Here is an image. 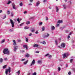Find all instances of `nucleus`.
I'll return each instance as SVG.
<instances>
[{
	"label": "nucleus",
	"mask_w": 75,
	"mask_h": 75,
	"mask_svg": "<svg viewBox=\"0 0 75 75\" xmlns=\"http://www.w3.org/2000/svg\"><path fill=\"white\" fill-rule=\"evenodd\" d=\"M3 52L4 54H7L9 55L10 54V52L8 51V49L7 48L5 49L3 51Z\"/></svg>",
	"instance_id": "obj_1"
},
{
	"label": "nucleus",
	"mask_w": 75,
	"mask_h": 75,
	"mask_svg": "<svg viewBox=\"0 0 75 75\" xmlns=\"http://www.w3.org/2000/svg\"><path fill=\"white\" fill-rule=\"evenodd\" d=\"M10 23H11V25H12V27L13 28L14 27V21H13L12 20V19H10Z\"/></svg>",
	"instance_id": "obj_2"
},
{
	"label": "nucleus",
	"mask_w": 75,
	"mask_h": 75,
	"mask_svg": "<svg viewBox=\"0 0 75 75\" xmlns=\"http://www.w3.org/2000/svg\"><path fill=\"white\" fill-rule=\"evenodd\" d=\"M13 50L14 51H15V52H16V51H17V49H18V46H14L13 47Z\"/></svg>",
	"instance_id": "obj_3"
},
{
	"label": "nucleus",
	"mask_w": 75,
	"mask_h": 75,
	"mask_svg": "<svg viewBox=\"0 0 75 75\" xmlns=\"http://www.w3.org/2000/svg\"><path fill=\"white\" fill-rule=\"evenodd\" d=\"M35 59H33V61L30 65V66H32L33 65H34V64H35Z\"/></svg>",
	"instance_id": "obj_4"
},
{
	"label": "nucleus",
	"mask_w": 75,
	"mask_h": 75,
	"mask_svg": "<svg viewBox=\"0 0 75 75\" xmlns=\"http://www.w3.org/2000/svg\"><path fill=\"white\" fill-rule=\"evenodd\" d=\"M61 47L62 48H65V44L64 43H62Z\"/></svg>",
	"instance_id": "obj_5"
},
{
	"label": "nucleus",
	"mask_w": 75,
	"mask_h": 75,
	"mask_svg": "<svg viewBox=\"0 0 75 75\" xmlns=\"http://www.w3.org/2000/svg\"><path fill=\"white\" fill-rule=\"evenodd\" d=\"M45 57H47L48 56V58H51L52 57V56L50 55L49 54H47L45 55Z\"/></svg>",
	"instance_id": "obj_6"
},
{
	"label": "nucleus",
	"mask_w": 75,
	"mask_h": 75,
	"mask_svg": "<svg viewBox=\"0 0 75 75\" xmlns=\"http://www.w3.org/2000/svg\"><path fill=\"white\" fill-rule=\"evenodd\" d=\"M13 45L15 46H16V45H17V43H16V40H13Z\"/></svg>",
	"instance_id": "obj_7"
},
{
	"label": "nucleus",
	"mask_w": 75,
	"mask_h": 75,
	"mask_svg": "<svg viewBox=\"0 0 75 75\" xmlns=\"http://www.w3.org/2000/svg\"><path fill=\"white\" fill-rule=\"evenodd\" d=\"M1 18L2 19H4L6 18V15H4L2 16Z\"/></svg>",
	"instance_id": "obj_8"
},
{
	"label": "nucleus",
	"mask_w": 75,
	"mask_h": 75,
	"mask_svg": "<svg viewBox=\"0 0 75 75\" xmlns=\"http://www.w3.org/2000/svg\"><path fill=\"white\" fill-rule=\"evenodd\" d=\"M40 1H38V2H36V6H39V5H40Z\"/></svg>",
	"instance_id": "obj_9"
},
{
	"label": "nucleus",
	"mask_w": 75,
	"mask_h": 75,
	"mask_svg": "<svg viewBox=\"0 0 75 75\" xmlns=\"http://www.w3.org/2000/svg\"><path fill=\"white\" fill-rule=\"evenodd\" d=\"M12 6H13V9H14L15 10L16 9V8L15 7V4H12Z\"/></svg>",
	"instance_id": "obj_10"
},
{
	"label": "nucleus",
	"mask_w": 75,
	"mask_h": 75,
	"mask_svg": "<svg viewBox=\"0 0 75 75\" xmlns=\"http://www.w3.org/2000/svg\"><path fill=\"white\" fill-rule=\"evenodd\" d=\"M51 30L52 31L55 30V27H54V26H51Z\"/></svg>",
	"instance_id": "obj_11"
},
{
	"label": "nucleus",
	"mask_w": 75,
	"mask_h": 75,
	"mask_svg": "<svg viewBox=\"0 0 75 75\" xmlns=\"http://www.w3.org/2000/svg\"><path fill=\"white\" fill-rule=\"evenodd\" d=\"M5 40H5V39L2 40H1V41L0 42L1 44H3V43H4V42H5Z\"/></svg>",
	"instance_id": "obj_12"
},
{
	"label": "nucleus",
	"mask_w": 75,
	"mask_h": 75,
	"mask_svg": "<svg viewBox=\"0 0 75 75\" xmlns=\"http://www.w3.org/2000/svg\"><path fill=\"white\" fill-rule=\"evenodd\" d=\"M23 47L24 48H25L26 50H28V47H27V45H23Z\"/></svg>",
	"instance_id": "obj_13"
},
{
	"label": "nucleus",
	"mask_w": 75,
	"mask_h": 75,
	"mask_svg": "<svg viewBox=\"0 0 75 75\" xmlns=\"http://www.w3.org/2000/svg\"><path fill=\"white\" fill-rule=\"evenodd\" d=\"M28 60H27L26 61L23 62V64H24V65H26V64H27L28 63Z\"/></svg>",
	"instance_id": "obj_14"
},
{
	"label": "nucleus",
	"mask_w": 75,
	"mask_h": 75,
	"mask_svg": "<svg viewBox=\"0 0 75 75\" xmlns=\"http://www.w3.org/2000/svg\"><path fill=\"white\" fill-rule=\"evenodd\" d=\"M26 24L28 25V24H30V21H26Z\"/></svg>",
	"instance_id": "obj_15"
},
{
	"label": "nucleus",
	"mask_w": 75,
	"mask_h": 75,
	"mask_svg": "<svg viewBox=\"0 0 75 75\" xmlns=\"http://www.w3.org/2000/svg\"><path fill=\"white\" fill-rule=\"evenodd\" d=\"M62 22H63V21H62V20H59L57 23H59V24H61V23H62Z\"/></svg>",
	"instance_id": "obj_16"
},
{
	"label": "nucleus",
	"mask_w": 75,
	"mask_h": 75,
	"mask_svg": "<svg viewBox=\"0 0 75 75\" xmlns=\"http://www.w3.org/2000/svg\"><path fill=\"white\" fill-rule=\"evenodd\" d=\"M33 46L34 47H38V45L37 44H35Z\"/></svg>",
	"instance_id": "obj_17"
},
{
	"label": "nucleus",
	"mask_w": 75,
	"mask_h": 75,
	"mask_svg": "<svg viewBox=\"0 0 75 75\" xmlns=\"http://www.w3.org/2000/svg\"><path fill=\"white\" fill-rule=\"evenodd\" d=\"M63 6L64 7V9H66V8H67V6H66V5L64 4L63 5Z\"/></svg>",
	"instance_id": "obj_18"
},
{
	"label": "nucleus",
	"mask_w": 75,
	"mask_h": 75,
	"mask_svg": "<svg viewBox=\"0 0 75 75\" xmlns=\"http://www.w3.org/2000/svg\"><path fill=\"white\" fill-rule=\"evenodd\" d=\"M63 56L64 58H65V57H67V56L66 54L65 53H64L63 54Z\"/></svg>",
	"instance_id": "obj_19"
},
{
	"label": "nucleus",
	"mask_w": 75,
	"mask_h": 75,
	"mask_svg": "<svg viewBox=\"0 0 75 75\" xmlns=\"http://www.w3.org/2000/svg\"><path fill=\"white\" fill-rule=\"evenodd\" d=\"M49 36H50V34H48V33L47 34V35H45L44 37V38H46V37H48Z\"/></svg>",
	"instance_id": "obj_20"
},
{
	"label": "nucleus",
	"mask_w": 75,
	"mask_h": 75,
	"mask_svg": "<svg viewBox=\"0 0 75 75\" xmlns=\"http://www.w3.org/2000/svg\"><path fill=\"white\" fill-rule=\"evenodd\" d=\"M35 31V30H34V28H32V30H31V32H32V33H34Z\"/></svg>",
	"instance_id": "obj_21"
},
{
	"label": "nucleus",
	"mask_w": 75,
	"mask_h": 75,
	"mask_svg": "<svg viewBox=\"0 0 75 75\" xmlns=\"http://www.w3.org/2000/svg\"><path fill=\"white\" fill-rule=\"evenodd\" d=\"M38 63L39 64H41L42 63V61L41 60H38Z\"/></svg>",
	"instance_id": "obj_22"
},
{
	"label": "nucleus",
	"mask_w": 75,
	"mask_h": 75,
	"mask_svg": "<svg viewBox=\"0 0 75 75\" xmlns=\"http://www.w3.org/2000/svg\"><path fill=\"white\" fill-rule=\"evenodd\" d=\"M56 12H58V11H59V9L58 8V7L56 6Z\"/></svg>",
	"instance_id": "obj_23"
},
{
	"label": "nucleus",
	"mask_w": 75,
	"mask_h": 75,
	"mask_svg": "<svg viewBox=\"0 0 75 75\" xmlns=\"http://www.w3.org/2000/svg\"><path fill=\"white\" fill-rule=\"evenodd\" d=\"M41 43H42V44H46V42H45V41L41 42Z\"/></svg>",
	"instance_id": "obj_24"
},
{
	"label": "nucleus",
	"mask_w": 75,
	"mask_h": 75,
	"mask_svg": "<svg viewBox=\"0 0 75 75\" xmlns=\"http://www.w3.org/2000/svg\"><path fill=\"white\" fill-rule=\"evenodd\" d=\"M55 42L56 45H58V41L57 40H55Z\"/></svg>",
	"instance_id": "obj_25"
},
{
	"label": "nucleus",
	"mask_w": 75,
	"mask_h": 75,
	"mask_svg": "<svg viewBox=\"0 0 75 75\" xmlns=\"http://www.w3.org/2000/svg\"><path fill=\"white\" fill-rule=\"evenodd\" d=\"M30 28V27L28 26H25L24 27L25 29L27 30V29H28Z\"/></svg>",
	"instance_id": "obj_26"
},
{
	"label": "nucleus",
	"mask_w": 75,
	"mask_h": 75,
	"mask_svg": "<svg viewBox=\"0 0 75 75\" xmlns=\"http://www.w3.org/2000/svg\"><path fill=\"white\" fill-rule=\"evenodd\" d=\"M7 65H5L3 66V69H4L6 68V67H7Z\"/></svg>",
	"instance_id": "obj_27"
},
{
	"label": "nucleus",
	"mask_w": 75,
	"mask_h": 75,
	"mask_svg": "<svg viewBox=\"0 0 75 75\" xmlns=\"http://www.w3.org/2000/svg\"><path fill=\"white\" fill-rule=\"evenodd\" d=\"M3 59L1 58L0 59V62L1 63L3 62Z\"/></svg>",
	"instance_id": "obj_28"
},
{
	"label": "nucleus",
	"mask_w": 75,
	"mask_h": 75,
	"mask_svg": "<svg viewBox=\"0 0 75 75\" xmlns=\"http://www.w3.org/2000/svg\"><path fill=\"white\" fill-rule=\"evenodd\" d=\"M26 57H30V54H27L25 55Z\"/></svg>",
	"instance_id": "obj_29"
},
{
	"label": "nucleus",
	"mask_w": 75,
	"mask_h": 75,
	"mask_svg": "<svg viewBox=\"0 0 75 75\" xmlns=\"http://www.w3.org/2000/svg\"><path fill=\"white\" fill-rule=\"evenodd\" d=\"M20 6H23V3L22 2H21L19 4Z\"/></svg>",
	"instance_id": "obj_30"
},
{
	"label": "nucleus",
	"mask_w": 75,
	"mask_h": 75,
	"mask_svg": "<svg viewBox=\"0 0 75 75\" xmlns=\"http://www.w3.org/2000/svg\"><path fill=\"white\" fill-rule=\"evenodd\" d=\"M11 2L10 1H8L7 3V4H9L10 3H11Z\"/></svg>",
	"instance_id": "obj_31"
},
{
	"label": "nucleus",
	"mask_w": 75,
	"mask_h": 75,
	"mask_svg": "<svg viewBox=\"0 0 75 75\" xmlns=\"http://www.w3.org/2000/svg\"><path fill=\"white\" fill-rule=\"evenodd\" d=\"M24 23H23L20 24V26H23V25H24Z\"/></svg>",
	"instance_id": "obj_32"
},
{
	"label": "nucleus",
	"mask_w": 75,
	"mask_h": 75,
	"mask_svg": "<svg viewBox=\"0 0 75 75\" xmlns=\"http://www.w3.org/2000/svg\"><path fill=\"white\" fill-rule=\"evenodd\" d=\"M17 21L18 22V23H20V20H19V18H18L17 19Z\"/></svg>",
	"instance_id": "obj_33"
},
{
	"label": "nucleus",
	"mask_w": 75,
	"mask_h": 75,
	"mask_svg": "<svg viewBox=\"0 0 75 75\" xmlns=\"http://www.w3.org/2000/svg\"><path fill=\"white\" fill-rule=\"evenodd\" d=\"M44 30H45V27L43 26L42 27V31H44Z\"/></svg>",
	"instance_id": "obj_34"
},
{
	"label": "nucleus",
	"mask_w": 75,
	"mask_h": 75,
	"mask_svg": "<svg viewBox=\"0 0 75 75\" xmlns=\"http://www.w3.org/2000/svg\"><path fill=\"white\" fill-rule=\"evenodd\" d=\"M26 42H28V39L27 38H26Z\"/></svg>",
	"instance_id": "obj_35"
},
{
	"label": "nucleus",
	"mask_w": 75,
	"mask_h": 75,
	"mask_svg": "<svg viewBox=\"0 0 75 75\" xmlns=\"http://www.w3.org/2000/svg\"><path fill=\"white\" fill-rule=\"evenodd\" d=\"M32 75H37V73L36 72H34L33 74Z\"/></svg>",
	"instance_id": "obj_36"
},
{
	"label": "nucleus",
	"mask_w": 75,
	"mask_h": 75,
	"mask_svg": "<svg viewBox=\"0 0 75 75\" xmlns=\"http://www.w3.org/2000/svg\"><path fill=\"white\" fill-rule=\"evenodd\" d=\"M20 70H19L17 72V73L18 74V75H20Z\"/></svg>",
	"instance_id": "obj_37"
},
{
	"label": "nucleus",
	"mask_w": 75,
	"mask_h": 75,
	"mask_svg": "<svg viewBox=\"0 0 75 75\" xmlns=\"http://www.w3.org/2000/svg\"><path fill=\"white\" fill-rule=\"evenodd\" d=\"M13 31V29H10L9 30V31H10V32H11L12 31Z\"/></svg>",
	"instance_id": "obj_38"
},
{
	"label": "nucleus",
	"mask_w": 75,
	"mask_h": 75,
	"mask_svg": "<svg viewBox=\"0 0 75 75\" xmlns=\"http://www.w3.org/2000/svg\"><path fill=\"white\" fill-rule=\"evenodd\" d=\"M32 35V33H29V36H31Z\"/></svg>",
	"instance_id": "obj_39"
},
{
	"label": "nucleus",
	"mask_w": 75,
	"mask_h": 75,
	"mask_svg": "<svg viewBox=\"0 0 75 75\" xmlns=\"http://www.w3.org/2000/svg\"><path fill=\"white\" fill-rule=\"evenodd\" d=\"M68 75H71V71H69L68 73Z\"/></svg>",
	"instance_id": "obj_40"
},
{
	"label": "nucleus",
	"mask_w": 75,
	"mask_h": 75,
	"mask_svg": "<svg viewBox=\"0 0 75 75\" xmlns=\"http://www.w3.org/2000/svg\"><path fill=\"white\" fill-rule=\"evenodd\" d=\"M13 15H14V13H11V17H13Z\"/></svg>",
	"instance_id": "obj_41"
},
{
	"label": "nucleus",
	"mask_w": 75,
	"mask_h": 75,
	"mask_svg": "<svg viewBox=\"0 0 75 75\" xmlns=\"http://www.w3.org/2000/svg\"><path fill=\"white\" fill-rule=\"evenodd\" d=\"M65 54H66V56H67V57L69 55V54H68V53H65Z\"/></svg>",
	"instance_id": "obj_42"
},
{
	"label": "nucleus",
	"mask_w": 75,
	"mask_h": 75,
	"mask_svg": "<svg viewBox=\"0 0 75 75\" xmlns=\"http://www.w3.org/2000/svg\"><path fill=\"white\" fill-rule=\"evenodd\" d=\"M7 14H10V11H7Z\"/></svg>",
	"instance_id": "obj_43"
},
{
	"label": "nucleus",
	"mask_w": 75,
	"mask_h": 75,
	"mask_svg": "<svg viewBox=\"0 0 75 75\" xmlns=\"http://www.w3.org/2000/svg\"><path fill=\"white\" fill-rule=\"evenodd\" d=\"M4 60H5V61H7V60H8V59H7V58H4Z\"/></svg>",
	"instance_id": "obj_44"
},
{
	"label": "nucleus",
	"mask_w": 75,
	"mask_h": 75,
	"mask_svg": "<svg viewBox=\"0 0 75 75\" xmlns=\"http://www.w3.org/2000/svg\"><path fill=\"white\" fill-rule=\"evenodd\" d=\"M58 70L59 71H61V68L59 67H58Z\"/></svg>",
	"instance_id": "obj_45"
},
{
	"label": "nucleus",
	"mask_w": 75,
	"mask_h": 75,
	"mask_svg": "<svg viewBox=\"0 0 75 75\" xmlns=\"http://www.w3.org/2000/svg\"><path fill=\"white\" fill-rule=\"evenodd\" d=\"M36 53H39L40 52V51H37L35 52Z\"/></svg>",
	"instance_id": "obj_46"
},
{
	"label": "nucleus",
	"mask_w": 75,
	"mask_h": 75,
	"mask_svg": "<svg viewBox=\"0 0 75 75\" xmlns=\"http://www.w3.org/2000/svg\"><path fill=\"white\" fill-rule=\"evenodd\" d=\"M23 13L24 14H27V11H25L23 12Z\"/></svg>",
	"instance_id": "obj_47"
},
{
	"label": "nucleus",
	"mask_w": 75,
	"mask_h": 75,
	"mask_svg": "<svg viewBox=\"0 0 75 75\" xmlns=\"http://www.w3.org/2000/svg\"><path fill=\"white\" fill-rule=\"evenodd\" d=\"M73 61V59H70V62L71 63H72V62Z\"/></svg>",
	"instance_id": "obj_48"
},
{
	"label": "nucleus",
	"mask_w": 75,
	"mask_h": 75,
	"mask_svg": "<svg viewBox=\"0 0 75 75\" xmlns=\"http://www.w3.org/2000/svg\"><path fill=\"white\" fill-rule=\"evenodd\" d=\"M42 22H40L39 23L40 25H42Z\"/></svg>",
	"instance_id": "obj_49"
},
{
	"label": "nucleus",
	"mask_w": 75,
	"mask_h": 75,
	"mask_svg": "<svg viewBox=\"0 0 75 75\" xmlns=\"http://www.w3.org/2000/svg\"><path fill=\"white\" fill-rule=\"evenodd\" d=\"M58 48H62V47H61V46H58Z\"/></svg>",
	"instance_id": "obj_50"
},
{
	"label": "nucleus",
	"mask_w": 75,
	"mask_h": 75,
	"mask_svg": "<svg viewBox=\"0 0 75 75\" xmlns=\"http://www.w3.org/2000/svg\"><path fill=\"white\" fill-rule=\"evenodd\" d=\"M68 67V65L67 64H66V68H67Z\"/></svg>",
	"instance_id": "obj_51"
},
{
	"label": "nucleus",
	"mask_w": 75,
	"mask_h": 75,
	"mask_svg": "<svg viewBox=\"0 0 75 75\" xmlns=\"http://www.w3.org/2000/svg\"><path fill=\"white\" fill-rule=\"evenodd\" d=\"M24 60H25V59H21V61H24Z\"/></svg>",
	"instance_id": "obj_52"
},
{
	"label": "nucleus",
	"mask_w": 75,
	"mask_h": 75,
	"mask_svg": "<svg viewBox=\"0 0 75 75\" xmlns=\"http://www.w3.org/2000/svg\"><path fill=\"white\" fill-rule=\"evenodd\" d=\"M57 27H59V24H57L56 25Z\"/></svg>",
	"instance_id": "obj_53"
},
{
	"label": "nucleus",
	"mask_w": 75,
	"mask_h": 75,
	"mask_svg": "<svg viewBox=\"0 0 75 75\" xmlns=\"http://www.w3.org/2000/svg\"><path fill=\"white\" fill-rule=\"evenodd\" d=\"M35 34H38V31L37 30L36 31L35 33Z\"/></svg>",
	"instance_id": "obj_54"
},
{
	"label": "nucleus",
	"mask_w": 75,
	"mask_h": 75,
	"mask_svg": "<svg viewBox=\"0 0 75 75\" xmlns=\"http://www.w3.org/2000/svg\"><path fill=\"white\" fill-rule=\"evenodd\" d=\"M47 1V0H44L43 1V3H45Z\"/></svg>",
	"instance_id": "obj_55"
},
{
	"label": "nucleus",
	"mask_w": 75,
	"mask_h": 75,
	"mask_svg": "<svg viewBox=\"0 0 75 75\" xmlns=\"http://www.w3.org/2000/svg\"><path fill=\"white\" fill-rule=\"evenodd\" d=\"M71 34H72V33L71 32H70L69 35H71Z\"/></svg>",
	"instance_id": "obj_56"
},
{
	"label": "nucleus",
	"mask_w": 75,
	"mask_h": 75,
	"mask_svg": "<svg viewBox=\"0 0 75 75\" xmlns=\"http://www.w3.org/2000/svg\"><path fill=\"white\" fill-rule=\"evenodd\" d=\"M48 20V17H46V20L47 21V20Z\"/></svg>",
	"instance_id": "obj_57"
},
{
	"label": "nucleus",
	"mask_w": 75,
	"mask_h": 75,
	"mask_svg": "<svg viewBox=\"0 0 75 75\" xmlns=\"http://www.w3.org/2000/svg\"><path fill=\"white\" fill-rule=\"evenodd\" d=\"M33 18H34V17H30V19H33Z\"/></svg>",
	"instance_id": "obj_58"
},
{
	"label": "nucleus",
	"mask_w": 75,
	"mask_h": 75,
	"mask_svg": "<svg viewBox=\"0 0 75 75\" xmlns=\"http://www.w3.org/2000/svg\"><path fill=\"white\" fill-rule=\"evenodd\" d=\"M67 38H70V36L69 35H68L67 37Z\"/></svg>",
	"instance_id": "obj_59"
},
{
	"label": "nucleus",
	"mask_w": 75,
	"mask_h": 75,
	"mask_svg": "<svg viewBox=\"0 0 75 75\" xmlns=\"http://www.w3.org/2000/svg\"><path fill=\"white\" fill-rule=\"evenodd\" d=\"M30 2H33V0H30Z\"/></svg>",
	"instance_id": "obj_60"
},
{
	"label": "nucleus",
	"mask_w": 75,
	"mask_h": 75,
	"mask_svg": "<svg viewBox=\"0 0 75 75\" xmlns=\"http://www.w3.org/2000/svg\"><path fill=\"white\" fill-rule=\"evenodd\" d=\"M28 5H29V6H32V4H28Z\"/></svg>",
	"instance_id": "obj_61"
},
{
	"label": "nucleus",
	"mask_w": 75,
	"mask_h": 75,
	"mask_svg": "<svg viewBox=\"0 0 75 75\" xmlns=\"http://www.w3.org/2000/svg\"><path fill=\"white\" fill-rule=\"evenodd\" d=\"M2 12H3V11L0 10V13H2Z\"/></svg>",
	"instance_id": "obj_62"
},
{
	"label": "nucleus",
	"mask_w": 75,
	"mask_h": 75,
	"mask_svg": "<svg viewBox=\"0 0 75 75\" xmlns=\"http://www.w3.org/2000/svg\"><path fill=\"white\" fill-rule=\"evenodd\" d=\"M18 42H21V40H18Z\"/></svg>",
	"instance_id": "obj_63"
},
{
	"label": "nucleus",
	"mask_w": 75,
	"mask_h": 75,
	"mask_svg": "<svg viewBox=\"0 0 75 75\" xmlns=\"http://www.w3.org/2000/svg\"><path fill=\"white\" fill-rule=\"evenodd\" d=\"M21 20H22V18H21L19 20L20 21H21Z\"/></svg>",
	"instance_id": "obj_64"
}]
</instances>
